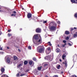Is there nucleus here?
Here are the masks:
<instances>
[{"mask_svg": "<svg viewBox=\"0 0 77 77\" xmlns=\"http://www.w3.org/2000/svg\"><path fill=\"white\" fill-rule=\"evenodd\" d=\"M57 28V25L56 24H55V25L54 26H52L50 28H49L50 30L51 31H55L56 30Z\"/></svg>", "mask_w": 77, "mask_h": 77, "instance_id": "f257e3e1", "label": "nucleus"}, {"mask_svg": "<svg viewBox=\"0 0 77 77\" xmlns=\"http://www.w3.org/2000/svg\"><path fill=\"white\" fill-rule=\"evenodd\" d=\"M45 51V49L44 48H39L37 49V51L38 53H43Z\"/></svg>", "mask_w": 77, "mask_h": 77, "instance_id": "f03ea898", "label": "nucleus"}, {"mask_svg": "<svg viewBox=\"0 0 77 77\" xmlns=\"http://www.w3.org/2000/svg\"><path fill=\"white\" fill-rule=\"evenodd\" d=\"M5 59L7 60V61L8 63H10V62H11V59L9 58V56H7L5 58Z\"/></svg>", "mask_w": 77, "mask_h": 77, "instance_id": "7ed1b4c3", "label": "nucleus"}, {"mask_svg": "<svg viewBox=\"0 0 77 77\" xmlns=\"http://www.w3.org/2000/svg\"><path fill=\"white\" fill-rule=\"evenodd\" d=\"M51 51V48H47L45 51V52L47 54H49Z\"/></svg>", "mask_w": 77, "mask_h": 77, "instance_id": "20e7f679", "label": "nucleus"}, {"mask_svg": "<svg viewBox=\"0 0 77 77\" xmlns=\"http://www.w3.org/2000/svg\"><path fill=\"white\" fill-rule=\"evenodd\" d=\"M36 33H41V29L39 28H37L35 30Z\"/></svg>", "mask_w": 77, "mask_h": 77, "instance_id": "39448f33", "label": "nucleus"}, {"mask_svg": "<svg viewBox=\"0 0 77 77\" xmlns=\"http://www.w3.org/2000/svg\"><path fill=\"white\" fill-rule=\"evenodd\" d=\"M66 55H67V53L66 52H65V53L63 54L62 56V58L63 60H65V58L66 57Z\"/></svg>", "mask_w": 77, "mask_h": 77, "instance_id": "423d86ee", "label": "nucleus"}, {"mask_svg": "<svg viewBox=\"0 0 77 77\" xmlns=\"http://www.w3.org/2000/svg\"><path fill=\"white\" fill-rule=\"evenodd\" d=\"M33 38L35 39H36V40H38L39 39V37H38L37 34H36L33 36Z\"/></svg>", "mask_w": 77, "mask_h": 77, "instance_id": "0eeeda50", "label": "nucleus"}, {"mask_svg": "<svg viewBox=\"0 0 77 77\" xmlns=\"http://www.w3.org/2000/svg\"><path fill=\"white\" fill-rule=\"evenodd\" d=\"M27 17L28 18H30L32 17V14L30 13H28L27 15Z\"/></svg>", "mask_w": 77, "mask_h": 77, "instance_id": "6e6552de", "label": "nucleus"}, {"mask_svg": "<svg viewBox=\"0 0 77 77\" xmlns=\"http://www.w3.org/2000/svg\"><path fill=\"white\" fill-rule=\"evenodd\" d=\"M55 24H56L55 23L51 22L49 23V26H55Z\"/></svg>", "mask_w": 77, "mask_h": 77, "instance_id": "1a4fd4ad", "label": "nucleus"}, {"mask_svg": "<svg viewBox=\"0 0 77 77\" xmlns=\"http://www.w3.org/2000/svg\"><path fill=\"white\" fill-rule=\"evenodd\" d=\"M39 38L40 39L38 41V42L39 43V44H41V43H42V38H41V37L40 36H39Z\"/></svg>", "mask_w": 77, "mask_h": 77, "instance_id": "9d476101", "label": "nucleus"}, {"mask_svg": "<svg viewBox=\"0 0 77 77\" xmlns=\"http://www.w3.org/2000/svg\"><path fill=\"white\" fill-rule=\"evenodd\" d=\"M65 63L64 62H63V64H65V66H66V67H67V66H68V62L66 61H65Z\"/></svg>", "mask_w": 77, "mask_h": 77, "instance_id": "9b49d317", "label": "nucleus"}, {"mask_svg": "<svg viewBox=\"0 0 77 77\" xmlns=\"http://www.w3.org/2000/svg\"><path fill=\"white\" fill-rule=\"evenodd\" d=\"M1 71L2 72V74H3V72H5V69L4 68H1Z\"/></svg>", "mask_w": 77, "mask_h": 77, "instance_id": "f8f14e48", "label": "nucleus"}, {"mask_svg": "<svg viewBox=\"0 0 77 77\" xmlns=\"http://www.w3.org/2000/svg\"><path fill=\"white\" fill-rule=\"evenodd\" d=\"M56 51L57 53H59L60 52V50L59 48H57L56 49Z\"/></svg>", "mask_w": 77, "mask_h": 77, "instance_id": "ddd939ff", "label": "nucleus"}, {"mask_svg": "<svg viewBox=\"0 0 77 77\" xmlns=\"http://www.w3.org/2000/svg\"><path fill=\"white\" fill-rule=\"evenodd\" d=\"M65 34L66 35H69V32L68 31H66L65 32Z\"/></svg>", "mask_w": 77, "mask_h": 77, "instance_id": "4468645a", "label": "nucleus"}, {"mask_svg": "<svg viewBox=\"0 0 77 77\" xmlns=\"http://www.w3.org/2000/svg\"><path fill=\"white\" fill-rule=\"evenodd\" d=\"M38 48H44L43 46H40L38 47Z\"/></svg>", "mask_w": 77, "mask_h": 77, "instance_id": "2eb2a0df", "label": "nucleus"}, {"mask_svg": "<svg viewBox=\"0 0 77 77\" xmlns=\"http://www.w3.org/2000/svg\"><path fill=\"white\" fill-rule=\"evenodd\" d=\"M1 77H9V76H8L6 75L3 74L2 75Z\"/></svg>", "mask_w": 77, "mask_h": 77, "instance_id": "dca6fc26", "label": "nucleus"}, {"mask_svg": "<svg viewBox=\"0 0 77 77\" xmlns=\"http://www.w3.org/2000/svg\"><path fill=\"white\" fill-rule=\"evenodd\" d=\"M33 61H30L29 62V65H32V63H33Z\"/></svg>", "mask_w": 77, "mask_h": 77, "instance_id": "f3484780", "label": "nucleus"}, {"mask_svg": "<svg viewBox=\"0 0 77 77\" xmlns=\"http://www.w3.org/2000/svg\"><path fill=\"white\" fill-rule=\"evenodd\" d=\"M42 68V66H41L40 67H38L37 68V69L38 71H40V70H41Z\"/></svg>", "mask_w": 77, "mask_h": 77, "instance_id": "a211bd4d", "label": "nucleus"}, {"mask_svg": "<svg viewBox=\"0 0 77 77\" xmlns=\"http://www.w3.org/2000/svg\"><path fill=\"white\" fill-rule=\"evenodd\" d=\"M73 37H77V32H76L75 34H73Z\"/></svg>", "mask_w": 77, "mask_h": 77, "instance_id": "6ab92c4d", "label": "nucleus"}, {"mask_svg": "<svg viewBox=\"0 0 77 77\" xmlns=\"http://www.w3.org/2000/svg\"><path fill=\"white\" fill-rule=\"evenodd\" d=\"M28 63V61H27L25 60L24 61V65H27Z\"/></svg>", "mask_w": 77, "mask_h": 77, "instance_id": "aec40b11", "label": "nucleus"}, {"mask_svg": "<svg viewBox=\"0 0 77 77\" xmlns=\"http://www.w3.org/2000/svg\"><path fill=\"white\" fill-rule=\"evenodd\" d=\"M48 45H49V46H51L52 45L51 44V42H48Z\"/></svg>", "mask_w": 77, "mask_h": 77, "instance_id": "412c9836", "label": "nucleus"}, {"mask_svg": "<svg viewBox=\"0 0 77 77\" xmlns=\"http://www.w3.org/2000/svg\"><path fill=\"white\" fill-rule=\"evenodd\" d=\"M71 2L73 3H75V0H70Z\"/></svg>", "mask_w": 77, "mask_h": 77, "instance_id": "4be33fe9", "label": "nucleus"}, {"mask_svg": "<svg viewBox=\"0 0 77 77\" xmlns=\"http://www.w3.org/2000/svg\"><path fill=\"white\" fill-rule=\"evenodd\" d=\"M57 68L58 69L60 68V65H59L58 66H57Z\"/></svg>", "mask_w": 77, "mask_h": 77, "instance_id": "5701e85b", "label": "nucleus"}, {"mask_svg": "<svg viewBox=\"0 0 77 77\" xmlns=\"http://www.w3.org/2000/svg\"><path fill=\"white\" fill-rule=\"evenodd\" d=\"M26 75V74L25 73H23V74H21V75H20V76L21 77H22L23 76H24Z\"/></svg>", "mask_w": 77, "mask_h": 77, "instance_id": "b1692460", "label": "nucleus"}, {"mask_svg": "<svg viewBox=\"0 0 77 77\" xmlns=\"http://www.w3.org/2000/svg\"><path fill=\"white\" fill-rule=\"evenodd\" d=\"M14 60H17V59H18V58L16 56L14 57Z\"/></svg>", "mask_w": 77, "mask_h": 77, "instance_id": "393cba45", "label": "nucleus"}, {"mask_svg": "<svg viewBox=\"0 0 77 77\" xmlns=\"http://www.w3.org/2000/svg\"><path fill=\"white\" fill-rule=\"evenodd\" d=\"M48 64L46 63L44 65V67H46V66H48Z\"/></svg>", "mask_w": 77, "mask_h": 77, "instance_id": "a878e982", "label": "nucleus"}, {"mask_svg": "<svg viewBox=\"0 0 77 77\" xmlns=\"http://www.w3.org/2000/svg\"><path fill=\"white\" fill-rule=\"evenodd\" d=\"M68 44L69 46H71L72 45V44H71L70 43H68Z\"/></svg>", "mask_w": 77, "mask_h": 77, "instance_id": "bb28decb", "label": "nucleus"}, {"mask_svg": "<svg viewBox=\"0 0 77 77\" xmlns=\"http://www.w3.org/2000/svg\"><path fill=\"white\" fill-rule=\"evenodd\" d=\"M74 17L75 18H77V13H75V14Z\"/></svg>", "mask_w": 77, "mask_h": 77, "instance_id": "cd10ccee", "label": "nucleus"}, {"mask_svg": "<svg viewBox=\"0 0 77 77\" xmlns=\"http://www.w3.org/2000/svg\"><path fill=\"white\" fill-rule=\"evenodd\" d=\"M23 66V64L22 63L20 64L19 65H18V67H20V66Z\"/></svg>", "mask_w": 77, "mask_h": 77, "instance_id": "c85d7f7f", "label": "nucleus"}, {"mask_svg": "<svg viewBox=\"0 0 77 77\" xmlns=\"http://www.w3.org/2000/svg\"><path fill=\"white\" fill-rule=\"evenodd\" d=\"M11 17H12L13 16H14V17H15L16 16V14H12L11 15Z\"/></svg>", "mask_w": 77, "mask_h": 77, "instance_id": "c756f323", "label": "nucleus"}, {"mask_svg": "<svg viewBox=\"0 0 77 77\" xmlns=\"http://www.w3.org/2000/svg\"><path fill=\"white\" fill-rule=\"evenodd\" d=\"M8 36H12V34H10L9 33H8Z\"/></svg>", "mask_w": 77, "mask_h": 77, "instance_id": "7c9ffc66", "label": "nucleus"}, {"mask_svg": "<svg viewBox=\"0 0 77 77\" xmlns=\"http://www.w3.org/2000/svg\"><path fill=\"white\" fill-rule=\"evenodd\" d=\"M33 60H34V61H36V59L35 58H33Z\"/></svg>", "mask_w": 77, "mask_h": 77, "instance_id": "2f4dec72", "label": "nucleus"}, {"mask_svg": "<svg viewBox=\"0 0 77 77\" xmlns=\"http://www.w3.org/2000/svg\"><path fill=\"white\" fill-rule=\"evenodd\" d=\"M66 45V44L65 43L64 45H62L63 47H65V45Z\"/></svg>", "mask_w": 77, "mask_h": 77, "instance_id": "473e14b6", "label": "nucleus"}, {"mask_svg": "<svg viewBox=\"0 0 77 77\" xmlns=\"http://www.w3.org/2000/svg\"><path fill=\"white\" fill-rule=\"evenodd\" d=\"M20 75V73H18L16 75V76L17 77H19V76Z\"/></svg>", "mask_w": 77, "mask_h": 77, "instance_id": "72a5a7b5", "label": "nucleus"}, {"mask_svg": "<svg viewBox=\"0 0 77 77\" xmlns=\"http://www.w3.org/2000/svg\"><path fill=\"white\" fill-rule=\"evenodd\" d=\"M47 21H44L43 22V23H47Z\"/></svg>", "mask_w": 77, "mask_h": 77, "instance_id": "f704fd0d", "label": "nucleus"}, {"mask_svg": "<svg viewBox=\"0 0 77 77\" xmlns=\"http://www.w3.org/2000/svg\"><path fill=\"white\" fill-rule=\"evenodd\" d=\"M66 40H68V39H69V37H67L66 38Z\"/></svg>", "mask_w": 77, "mask_h": 77, "instance_id": "c9c22d12", "label": "nucleus"}, {"mask_svg": "<svg viewBox=\"0 0 77 77\" xmlns=\"http://www.w3.org/2000/svg\"><path fill=\"white\" fill-rule=\"evenodd\" d=\"M63 43H66V42L65 40H63Z\"/></svg>", "mask_w": 77, "mask_h": 77, "instance_id": "e433bc0d", "label": "nucleus"}, {"mask_svg": "<svg viewBox=\"0 0 77 77\" xmlns=\"http://www.w3.org/2000/svg\"><path fill=\"white\" fill-rule=\"evenodd\" d=\"M11 32V29H8V32Z\"/></svg>", "mask_w": 77, "mask_h": 77, "instance_id": "4c0bfd02", "label": "nucleus"}, {"mask_svg": "<svg viewBox=\"0 0 77 77\" xmlns=\"http://www.w3.org/2000/svg\"><path fill=\"white\" fill-rule=\"evenodd\" d=\"M57 23H58V24H60V21H58V22H57Z\"/></svg>", "mask_w": 77, "mask_h": 77, "instance_id": "58836bf2", "label": "nucleus"}, {"mask_svg": "<svg viewBox=\"0 0 77 77\" xmlns=\"http://www.w3.org/2000/svg\"><path fill=\"white\" fill-rule=\"evenodd\" d=\"M13 14H15L16 13V11H14L13 12Z\"/></svg>", "mask_w": 77, "mask_h": 77, "instance_id": "ea45409f", "label": "nucleus"}, {"mask_svg": "<svg viewBox=\"0 0 77 77\" xmlns=\"http://www.w3.org/2000/svg\"><path fill=\"white\" fill-rule=\"evenodd\" d=\"M53 77H58V76L57 75H55L53 76Z\"/></svg>", "mask_w": 77, "mask_h": 77, "instance_id": "a19ab883", "label": "nucleus"}, {"mask_svg": "<svg viewBox=\"0 0 77 77\" xmlns=\"http://www.w3.org/2000/svg\"><path fill=\"white\" fill-rule=\"evenodd\" d=\"M32 48V47H31V46H29L28 47V48Z\"/></svg>", "mask_w": 77, "mask_h": 77, "instance_id": "79ce46f5", "label": "nucleus"}, {"mask_svg": "<svg viewBox=\"0 0 77 77\" xmlns=\"http://www.w3.org/2000/svg\"><path fill=\"white\" fill-rule=\"evenodd\" d=\"M72 76L73 77H77V76H76V75H72Z\"/></svg>", "mask_w": 77, "mask_h": 77, "instance_id": "37998d69", "label": "nucleus"}, {"mask_svg": "<svg viewBox=\"0 0 77 77\" xmlns=\"http://www.w3.org/2000/svg\"><path fill=\"white\" fill-rule=\"evenodd\" d=\"M71 30L72 31L74 30V28H71Z\"/></svg>", "mask_w": 77, "mask_h": 77, "instance_id": "c03bdc74", "label": "nucleus"}, {"mask_svg": "<svg viewBox=\"0 0 77 77\" xmlns=\"http://www.w3.org/2000/svg\"><path fill=\"white\" fill-rule=\"evenodd\" d=\"M18 51L19 52H20L21 51V50H20V49H18Z\"/></svg>", "mask_w": 77, "mask_h": 77, "instance_id": "a18cd8bd", "label": "nucleus"}, {"mask_svg": "<svg viewBox=\"0 0 77 77\" xmlns=\"http://www.w3.org/2000/svg\"><path fill=\"white\" fill-rule=\"evenodd\" d=\"M48 57L47 56H46L45 57V59H47V58Z\"/></svg>", "mask_w": 77, "mask_h": 77, "instance_id": "49530a36", "label": "nucleus"}, {"mask_svg": "<svg viewBox=\"0 0 77 77\" xmlns=\"http://www.w3.org/2000/svg\"><path fill=\"white\" fill-rule=\"evenodd\" d=\"M20 30H23V29L22 28H20Z\"/></svg>", "mask_w": 77, "mask_h": 77, "instance_id": "de8ad7c7", "label": "nucleus"}, {"mask_svg": "<svg viewBox=\"0 0 77 77\" xmlns=\"http://www.w3.org/2000/svg\"><path fill=\"white\" fill-rule=\"evenodd\" d=\"M2 35V32L1 31H0V35Z\"/></svg>", "mask_w": 77, "mask_h": 77, "instance_id": "09e8293b", "label": "nucleus"}, {"mask_svg": "<svg viewBox=\"0 0 77 77\" xmlns=\"http://www.w3.org/2000/svg\"><path fill=\"white\" fill-rule=\"evenodd\" d=\"M59 61H60V62H62V60H61V59H60L59 60Z\"/></svg>", "mask_w": 77, "mask_h": 77, "instance_id": "8fccbe9b", "label": "nucleus"}, {"mask_svg": "<svg viewBox=\"0 0 77 77\" xmlns=\"http://www.w3.org/2000/svg\"><path fill=\"white\" fill-rule=\"evenodd\" d=\"M57 46L58 47H60L59 45H57Z\"/></svg>", "mask_w": 77, "mask_h": 77, "instance_id": "3c124183", "label": "nucleus"}, {"mask_svg": "<svg viewBox=\"0 0 77 77\" xmlns=\"http://www.w3.org/2000/svg\"><path fill=\"white\" fill-rule=\"evenodd\" d=\"M74 29H75V30H76V28L75 27H74Z\"/></svg>", "mask_w": 77, "mask_h": 77, "instance_id": "603ef678", "label": "nucleus"}, {"mask_svg": "<svg viewBox=\"0 0 77 77\" xmlns=\"http://www.w3.org/2000/svg\"><path fill=\"white\" fill-rule=\"evenodd\" d=\"M3 50V49L2 48H0V50Z\"/></svg>", "mask_w": 77, "mask_h": 77, "instance_id": "864d4df0", "label": "nucleus"}, {"mask_svg": "<svg viewBox=\"0 0 77 77\" xmlns=\"http://www.w3.org/2000/svg\"><path fill=\"white\" fill-rule=\"evenodd\" d=\"M29 70L28 69L26 70V71H27V72H28V71H29Z\"/></svg>", "mask_w": 77, "mask_h": 77, "instance_id": "5fc2aeb1", "label": "nucleus"}, {"mask_svg": "<svg viewBox=\"0 0 77 77\" xmlns=\"http://www.w3.org/2000/svg\"><path fill=\"white\" fill-rule=\"evenodd\" d=\"M7 48H9V47H7Z\"/></svg>", "mask_w": 77, "mask_h": 77, "instance_id": "6e6d98bb", "label": "nucleus"}, {"mask_svg": "<svg viewBox=\"0 0 77 77\" xmlns=\"http://www.w3.org/2000/svg\"><path fill=\"white\" fill-rule=\"evenodd\" d=\"M0 48H2V47H1L0 46Z\"/></svg>", "mask_w": 77, "mask_h": 77, "instance_id": "4d7b16f0", "label": "nucleus"}, {"mask_svg": "<svg viewBox=\"0 0 77 77\" xmlns=\"http://www.w3.org/2000/svg\"><path fill=\"white\" fill-rule=\"evenodd\" d=\"M48 48H50V47H48Z\"/></svg>", "mask_w": 77, "mask_h": 77, "instance_id": "13d9d810", "label": "nucleus"}, {"mask_svg": "<svg viewBox=\"0 0 77 77\" xmlns=\"http://www.w3.org/2000/svg\"><path fill=\"white\" fill-rule=\"evenodd\" d=\"M29 50H31V48H29Z\"/></svg>", "mask_w": 77, "mask_h": 77, "instance_id": "bf43d9fd", "label": "nucleus"}, {"mask_svg": "<svg viewBox=\"0 0 77 77\" xmlns=\"http://www.w3.org/2000/svg\"><path fill=\"white\" fill-rule=\"evenodd\" d=\"M1 11H1V10H0V12H1Z\"/></svg>", "mask_w": 77, "mask_h": 77, "instance_id": "052dcab7", "label": "nucleus"}, {"mask_svg": "<svg viewBox=\"0 0 77 77\" xmlns=\"http://www.w3.org/2000/svg\"><path fill=\"white\" fill-rule=\"evenodd\" d=\"M76 2H77V0H75Z\"/></svg>", "mask_w": 77, "mask_h": 77, "instance_id": "680f3d73", "label": "nucleus"}, {"mask_svg": "<svg viewBox=\"0 0 77 77\" xmlns=\"http://www.w3.org/2000/svg\"><path fill=\"white\" fill-rule=\"evenodd\" d=\"M0 9H1V8L0 7Z\"/></svg>", "mask_w": 77, "mask_h": 77, "instance_id": "e2e57ef3", "label": "nucleus"}]
</instances>
